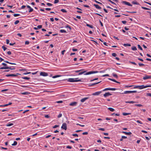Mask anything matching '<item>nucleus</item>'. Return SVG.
Instances as JSON below:
<instances>
[{
  "label": "nucleus",
  "instance_id": "nucleus-1",
  "mask_svg": "<svg viewBox=\"0 0 151 151\" xmlns=\"http://www.w3.org/2000/svg\"><path fill=\"white\" fill-rule=\"evenodd\" d=\"M78 78H69L68 79V81L69 82H76L81 81V79H78Z\"/></svg>",
  "mask_w": 151,
  "mask_h": 151
},
{
  "label": "nucleus",
  "instance_id": "nucleus-2",
  "mask_svg": "<svg viewBox=\"0 0 151 151\" xmlns=\"http://www.w3.org/2000/svg\"><path fill=\"white\" fill-rule=\"evenodd\" d=\"M137 91H126L124 92V93H122V94H127L128 93H136Z\"/></svg>",
  "mask_w": 151,
  "mask_h": 151
},
{
  "label": "nucleus",
  "instance_id": "nucleus-3",
  "mask_svg": "<svg viewBox=\"0 0 151 151\" xmlns=\"http://www.w3.org/2000/svg\"><path fill=\"white\" fill-rule=\"evenodd\" d=\"M151 87V85H147L145 86L144 85H142V86H139V89H142L147 87Z\"/></svg>",
  "mask_w": 151,
  "mask_h": 151
},
{
  "label": "nucleus",
  "instance_id": "nucleus-4",
  "mask_svg": "<svg viewBox=\"0 0 151 151\" xmlns=\"http://www.w3.org/2000/svg\"><path fill=\"white\" fill-rule=\"evenodd\" d=\"M98 71H90L84 74L85 75H88L91 74L93 73H98Z\"/></svg>",
  "mask_w": 151,
  "mask_h": 151
},
{
  "label": "nucleus",
  "instance_id": "nucleus-5",
  "mask_svg": "<svg viewBox=\"0 0 151 151\" xmlns=\"http://www.w3.org/2000/svg\"><path fill=\"white\" fill-rule=\"evenodd\" d=\"M116 90V89L114 88H107L103 90V91H105L106 90L115 91Z\"/></svg>",
  "mask_w": 151,
  "mask_h": 151
},
{
  "label": "nucleus",
  "instance_id": "nucleus-6",
  "mask_svg": "<svg viewBox=\"0 0 151 151\" xmlns=\"http://www.w3.org/2000/svg\"><path fill=\"white\" fill-rule=\"evenodd\" d=\"M61 128L64 129L65 130H66L67 129V124L66 123H63V125L61 127Z\"/></svg>",
  "mask_w": 151,
  "mask_h": 151
},
{
  "label": "nucleus",
  "instance_id": "nucleus-7",
  "mask_svg": "<svg viewBox=\"0 0 151 151\" xmlns=\"http://www.w3.org/2000/svg\"><path fill=\"white\" fill-rule=\"evenodd\" d=\"M101 93L102 91H98L93 93L92 95L93 96L98 95Z\"/></svg>",
  "mask_w": 151,
  "mask_h": 151
},
{
  "label": "nucleus",
  "instance_id": "nucleus-8",
  "mask_svg": "<svg viewBox=\"0 0 151 151\" xmlns=\"http://www.w3.org/2000/svg\"><path fill=\"white\" fill-rule=\"evenodd\" d=\"M123 3L124 4L128 6H132V5L129 3L127 2L126 1H123Z\"/></svg>",
  "mask_w": 151,
  "mask_h": 151
},
{
  "label": "nucleus",
  "instance_id": "nucleus-9",
  "mask_svg": "<svg viewBox=\"0 0 151 151\" xmlns=\"http://www.w3.org/2000/svg\"><path fill=\"white\" fill-rule=\"evenodd\" d=\"M40 75L44 76H47L48 75L47 74L44 72H41L40 73Z\"/></svg>",
  "mask_w": 151,
  "mask_h": 151
},
{
  "label": "nucleus",
  "instance_id": "nucleus-10",
  "mask_svg": "<svg viewBox=\"0 0 151 151\" xmlns=\"http://www.w3.org/2000/svg\"><path fill=\"white\" fill-rule=\"evenodd\" d=\"M111 94L109 92H107L105 93L104 94V97H106L107 96H109L111 95Z\"/></svg>",
  "mask_w": 151,
  "mask_h": 151
},
{
  "label": "nucleus",
  "instance_id": "nucleus-11",
  "mask_svg": "<svg viewBox=\"0 0 151 151\" xmlns=\"http://www.w3.org/2000/svg\"><path fill=\"white\" fill-rule=\"evenodd\" d=\"M151 78V76H147V75H146L143 78V79L144 80H146L147 79H150V78Z\"/></svg>",
  "mask_w": 151,
  "mask_h": 151
},
{
  "label": "nucleus",
  "instance_id": "nucleus-12",
  "mask_svg": "<svg viewBox=\"0 0 151 151\" xmlns=\"http://www.w3.org/2000/svg\"><path fill=\"white\" fill-rule=\"evenodd\" d=\"M6 76L7 77H9V76H12V77H16L17 76V75L14 74H7L6 75Z\"/></svg>",
  "mask_w": 151,
  "mask_h": 151
},
{
  "label": "nucleus",
  "instance_id": "nucleus-13",
  "mask_svg": "<svg viewBox=\"0 0 151 151\" xmlns=\"http://www.w3.org/2000/svg\"><path fill=\"white\" fill-rule=\"evenodd\" d=\"M77 102H73L70 103L69 105L71 106H75L76 105Z\"/></svg>",
  "mask_w": 151,
  "mask_h": 151
},
{
  "label": "nucleus",
  "instance_id": "nucleus-14",
  "mask_svg": "<svg viewBox=\"0 0 151 151\" xmlns=\"http://www.w3.org/2000/svg\"><path fill=\"white\" fill-rule=\"evenodd\" d=\"M88 99V97H86V98H83V99H82L81 100V101L82 102H84L86 100H87V99Z\"/></svg>",
  "mask_w": 151,
  "mask_h": 151
},
{
  "label": "nucleus",
  "instance_id": "nucleus-15",
  "mask_svg": "<svg viewBox=\"0 0 151 151\" xmlns=\"http://www.w3.org/2000/svg\"><path fill=\"white\" fill-rule=\"evenodd\" d=\"M93 6H95V7L96 8H97V9H101V7L100 6H99L97 4H94L93 5Z\"/></svg>",
  "mask_w": 151,
  "mask_h": 151
},
{
  "label": "nucleus",
  "instance_id": "nucleus-16",
  "mask_svg": "<svg viewBox=\"0 0 151 151\" xmlns=\"http://www.w3.org/2000/svg\"><path fill=\"white\" fill-rule=\"evenodd\" d=\"M122 132L123 133L125 134H126L128 135H131L132 134V133L131 132H125L123 131Z\"/></svg>",
  "mask_w": 151,
  "mask_h": 151
},
{
  "label": "nucleus",
  "instance_id": "nucleus-17",
  "mask_svg": "<svg viewBox=\"0 0 151 151\" xmlns=\"http://www.w3.org/2000/svg\"><path fill=\"white\" fill-rule=\"evenodd\" d=\"M109 80H111V81H114V82H116V83H120L119 82L117 81H116V80H115L114 79H111V78H109Z\"/></svg>",
  "mask_w": 151,
  "mask_h": 151
},
{
  "label": "nucleus",
  "instance_id": "nucleus-18",
  "mask_svg": "<svg viewBox=\"0 0 151 151\" xmlns=\"http://www.w3.org/2000/svg\"><path fill=\"white\" fill-rule=\"evenodd\" d=\"M8 67L5 66V67H2L0 68V69H8Z\"/></svg>",
  "mask_w": 151,
  "mask_h": 151
},
{
  "label": "nucleus",
  "instance_id": "nucleus-19",
  "mask_svg": "<svg viewBox=\"0 0 151 151\" xmlns=\"http://www.w3.org/2000/svg\"><path fill=\"white\" fill-rule=\"evenodd\" d=\"M4 62H5L6 63H9V64H12V65H16V64L15 63H10V62H8V61H4Z\"/></svg>",
  "mask_w": 151,
  "mask_h": 151
},
{
  "label": "nucleus",
  "instance_id": "nucleus-20",
  "mask_svg": "<svg viewBox=\"0 0 151 151\" xmlns=\"http://www.w3.org/2000/svg\"><path fill=\"white\" fill-rule=\"evenodd\" d=\"M108 109L111 111H114V109L113 108L111 107L108 108Z\"/></svg>",
  "mask_w": 151,
  "mask_h": 151
},
{
  "label": "nucleus",
  "instance_id": "nucleus-21",
  "mask_svg": "<svg viewBox=\"0 0 151 151\" xmlns=\"http://www.w3.org/2000/svg\"><path fill=\"white\" fill-rule=\"evenodd\" d=\"M86 25L87 26L91 28H93V27L92 25H90L88 24H86Z\"/></svg>",
  "mask_w": 151,
  "mask_h": 151
},
{
  "label": "nucleus",
  "instance_id": "nucleus-22",
  "mask_svg": "<svg viewBox=\"0 0 151 151\" xmlns=\"http://www.w3.org/2000/svg\"><path fill=\"white\" fill-rule=\"evenodd\" d=\"M101 82V81H99V82H96V83H93V84H92L91 85H89V86H93L95 85H96V84H98L99 83H100Z\"/></svg>",
  "mask_w": 151,
  "mask_h": 151
},
{
  "label": "nucleus",
  "instance_id": "nucleus-23",
  "mask_svg": "<svg viewBox=\"0 0 151 151\" xmlns=\"http://www.w3.org/2000/svg\"><path fill=\"white\" fill-rule=\"evenodd\" d=\"M123 45L124 46H130L131 45L129 44H124Z\"/></svg>",
  "mask_w": 151,
  "mask_h": 151
},
{
  "label": "nucleus",
  "instance_id": "nucleus-24",
  "mask_svg": "<svg viewBox=\"0 0 151 151\" xmlns=\"http://www.w3.org/2000/svg\"><path fill=\"white\" fill-rule=\"evenodd\" d=\"M22 78L24 79L27 80H29L30 79V78L29 77H22Z\"/></svg>",
  "mask_w": 151,
  "mask_h": 151
},
{
  "label": "nucleus",
  "instance_id": "nucleus-25",
  "mask_svg": "<svg viewBox=\"0 0 151 151\" xmlns=\"http://www.w3.org/2000/svg\"><path fill=\"white\" fill-rule=\"evenodd\" d=\"M122 114L124 116H126L130 114V113H123Z\"/></svg>",
  "mask_w": 151,
  "mask_h": 151
},
{
  "label": "nucleus",
  "instance_id": "nucleus-26",
  "mask_svg": "<svg viewBox=\"0 0 151 151\" xmlns=\"http://www.w3.org/2000/svg\"><path fill=\"white\" fill-rule=\"evenodd\" d=\"M60 32L61 33H66V31L64 29H61L60 30Z\"/></svg>",
  "mask_w": 151,
  "mask_h": 151
},
{
  "label": "nucleus",
  "instance_id": "nucleus-27",
  "mask_svg": "<svg viewBox=\"0 0 151 151\" xmlns=\"http://www.w3.org/2000/svg\"><path fill=\"white\" fill-rule=\"evenodd\" d=\"M61 76L60 75H55V76H53L52 77V78H55L59 77H60Z\"/></svg>",
  "mask_w": 151,
  "mask_h": 151
},
{
  "label": "nucleus",
  "instance_id": "nucleus-28",
  "mask_svg": "<svg viewBox=\"0 0 151 151\" xmlns=\"http://www.w3.org/2000/svg\"><path fill=\"white\" fill-rule=\"evenodd\" d=\"M132 49L133 50H137V48L136 47L134 46L132 47Z\"/></svg>",
  "mask_w": 151,
  "mask_h": 151
},
{
  "label": "nucleus",
  "instance_id": "nucleus-29",
  "mask_svg": "<svg viewBox=\"0 0 151 151\" xmlns=\"http://www.w3.org/2000/svg\"><path fill=\"white\" fill-rule=\"evenodd\" d=\"M13 125V123H10L7 124L6 126L7 127H9L10 126H11L12 125Z\"/></svg>",
  "mask_w": 151,
  "mask_h": 151
},
{
  "label": "nucleus",
  "instance_id": "nucleus-30",
  "mask_svg": "<svg viewBox=\"0 0 151 151\" xmlns=\"http://www.w3.org/2000/svg\"><path fill=\"white\" fill-rule=\"evenodd\" d=\"M86 71H83V72H80L79 73H78V75H82V74H83V73H86Z\"/></svg>",
  "mask_w": 151,
  "mask_h": 151
},
{
  "label": "nucleus",
  "instance_id": "nucleus-31",
  "mask_svg": "<svg viewBox=\"0 0 151 151\" xmlns=\"http://www.w3.org/2000/svg\"><path fill=\"white\" fill-rule=\"evenodd\" d=\"M17 144V142L15 141L14 142V143L12 144V146H15Z\"/></svg>",
  "mask_w": 151,
  "mask_h": 151
},
{
  "label": "nucleus",
  "instance_id": "nucleus-32",
  "mask_svg": "<svg viewBox=\"0 0 151 151\" xmlns=\"http://www.w3.org/2000/svg\"><path fill=\"white\" fill-rule=\"evenodd\" d=\"M115 115L116 116H119V114L113 113L111 114L112 115Z\"/></svg>",
  "mask_w": 151,
  "mask_h": 151
},
{
  "label": "nucleus",
  "instance_id": "nucleus-33",
  "mask_svg": "<svg viewBox=\"0 0 151 151\" xmlns=\"http://www.w3.org/2000/svg\"><path fill=\"white\" fill-rule=\"evenodd\" d=\"M61 11L63 12L66 13L67 12V11L64 9H61Z\"/></svg>",
  "mask_w": 151,
  "mask_h": 151
},
{
  "label": "nucleus",
  "instance_id": "nucleus-34",
  "mask_svg": "<svg viewBox=\"0 0 151 151\" xmlns=\"http://www.w3.org/2000/svg\"><path fill=\"white\" fill-rule=\"evenodd\" d=\"M113 76L114 77H115L116 78H117L118 77L117 75L116 74H114V73H113Z\"/></svg>",
  "mask_w": 151,
  "mask_h": 151
},
{
  "label": "nucleus",
  "instance_id": "nucleus-35",
  "mask_svg": "<svg viewBox=\"0 0 151 151\" xmlns=\"http://www.w3.org/2000/svg\"><path fill=\"white\" fill-rule=\"evenodd\" d=\"M132 3L134 4H139L136 1H133L132 2Z\"/></svg>",
  "mask_w": 151,
  "mask_h": 151
},
{
  "label": "nucleus",
  "instance_id": "nucleus-36",
  "mask_svg": "<svg viewBox=\"0 0 151 151\" xmlns=\"http://www.w3.org/2000/svg\"><path fill=\"white\" fill-rule=\"evenodd\" d=\"M137 46L138 48H139L141 50H143L142 48L141 47L140 45H138Z\"/></svg>",
  "mask_w": 151,
  "mask_h": 151
},
{
  "label": "nucleus",
  "instance_id": "nucleus-37",
  "mask_svg": "<svg viewBox=\"0 0 151 151\" xmlns=\"http://www.w3.org/2000/svg\"><path fill=\"white\" fill-rule=\"evenodd\" d=\"M2 48L3 49L4 51H5L7 49V48L6 47H5L4 45L2 47Z\"/></svg>",
  "mask_w": 151,
  "mask_h": 151
},
{
  "label": "nucleus",
  "instance_id": "nucleus-38",
  "mask_svg": "<svg viewBox=\"0 0 151 151\" xmlns=\"http://www.w3.org/2000/svg\"><path fill=\"white\" fill-rule=\"evenodd\" d=\"M94 1L96 3H97V4H101L102 5V4L101 3L97 1L96 0H94Z\"/></svg>",
  "mask_w": 151,
  "mask_h": 151
},
{
  "label": "nucleus",
  "instance_id": "nucleus-39",
  "mask_svg": "<svg viewBox=\"0 0 151 151\" xmlns=\"http://www.w3.org/2000/svg\"><path fill=\"white\" fill-rule=\"evenodd\" d=\"M135 106L140 107L142 106V105L141 104H136L135 105Z\"/></svg>",
  "mask_w": 151,
  "mask_h": 151
},
{
  "label": "nucleus",
  "instance_id": "nucleus-40",
  "mask_svg": "<svg viewBox=\"0 0 151 151\" xmlns=\"http://www.w3.org/2000/svg\"><path fill=\"white\" fill-rule=\"evenodd\" d=\"M20 15V14H14V16L15 17L18 16Z\"/></svg>",
  "mask_w": 151,
  "mask_h": 151
},
{
  "label": "nucleus",
  "instance_id": "nucleus-41",
  "mask_svg": "<svg viewBox=\"0 0 151 151\" xmlns=\"http://www.w3.org/2000/svg\"><path fill=\"white\" fill-rule=\"evenodd\" d=\"M138 64L140 66H143L145 65L143 63H138Z\"/></svg>",
  "mask_w": 151,
  "mask_h": 151
},
{
  "label": "nucleus",
  "instance_id": "nucleus-42",
  "mask_svg": "<svg viewBox=\"0 0 151 151\" xmlns=\"http://www.w3.org/2000/svg\"><path fill=\"white\" fill-rule=\"evenodd\" d=\"M19 20H17L14 22V24H18L19 22Z\"/></svg>",
  "mask_w": 151,
  "mask_h": 151
},
{
  "label": "nucleus",
  "instance_id": "nucleus-43",
  "mask_svg": "<svg viewBox=\"0 0 151 151\" xmlns=\"http://www.w3.org/2000/svg\"><path fill=\"white\" fill-rule=\"evenodd\" d=\"M47 5L49 6H52V4L49 3H47Z\"/></svg>",
  "mask_w": 151,
  "mask_h": 151
},
{
  "label": "nucleus",
  "instance_id": "nucleus-44",
  "mask_svg": "<svg viewBox=\"0 0 151 151\" xmlns=\"http://www.w3.org/2000/svg\"><path fill=\"white\" fill-rule=\"evenodd\" d=\"M83 70V69H81L80 70H76L75 71V72H76V73H78L79 72H80V71H82V70Z\"/></svg>",
  "mask_w": 151,
  "mask_h": 151
},
{
  "label": "nucleus",
  "instance_id": "nucleus-45",
  "mask_svg": "<svg viewBox=\"0 0 151 151\" xmlns=\"http://www.w3.org/2000/svg\"><path fill=\"white\" fill-rule=\"evenodd\" d=\"M129 62L132 64H133L134 65H137V64L136 63L134 62H131V61H129Z\"/></svg>",
  "mask_w": 151,
  "mask_h": 151
},
{
  "label": "nucleus",
  "instance_id": "nucleus-46",
  "mask_svg": "<svg viewBox=\"0 0 151 151\" xmlns=\"http://www.w3.org/2000/svg\"><path fill=\"white\" fill-rule=\"evenodd\" d=\"M65 27L66 28H69L70 29V30H71V27L68 25H67Z\"/></svg>",
  "mask_w": 151,
  "mask_h": 151
},
{
  "label": "nucleus",
  "instance_id": "nucleus-47",
  "mask_svg": "<svg viewBox=\"0 0 151 151\" xmlns=\"http://www.w3.org/2000/svg\"><path fill=\"white\" fill-rule=\"evenodd\" d=\"M59 127V125H55L54 126L52 127V128H57V127Z\"/></svg>",
  "mask_w": 151,
  "mask_h": 151
},
{
  "label": "nucleus",
  "instance_id": "nucleus-48",
  "mask_svg": "<svg viewBox=\"0 0 151 151\" xmlns=\"http://www.w3.org/2000/svg\"><path fill=\"white\" fill-rule=\"evenodd\" d=\"M59 2V1L58 0H55L54 3L55 4H56V3H58Z\"/></svg>",
  "mask_w": 151,
  "mask_h": 151
},
{
  "label": "nucleus",
  "instance_id": "nucleus-49",
  "mask_svg": "<svg viewBox=\"0 0 151 151\" xmlns=\"http://www.w3.org/2000/svg\"><path fill=\"white\" fill-rule=\"evenodd\" d=\"M21 94L23 95H27L28 94L27 92H24L23 93H22Z\"/></svg>",
  "mask_w": 151,
  "mask_h": 151
},
{
  "label": "nucleus",
  "instance_id": "nucleus-50",
  "mask_svg": "<svg viewBox=\"0 0 151 151\" xmlns=\"http://www.w3.org/2000/svg\"><path fill=\"white\" fill-rule=\"evenodd\" d=\"M42 25H39L37 26L38 29L41 28H42Z\"/></svg>",
  "mask_w": 151,
  "mask_h": 151
},
{
  "label": "nucleus",
  "instance_id": "nucleus-51",
  "mask_svg": "<svg viewBox=\"0 0 151 151\" xmlns=\"http://www.w3.org/2000/svg\"><path fill=\"white\" fill-rule=\"evenodd\" d=\"M62 116V114H59L58 115V118H59L61 117Z\"/></svg>",
  "mask_w": 151,
  "mask_h": 151
},
{
  "label": "nucleus",
  "instance_id": "nucleus-52",
  "mask_svg": "<svg viewBox=\"0 0 151 151\" xmlns=\"http://www.w3.org/2000/svg\"><path fill=\"white\" fill-rule=\"evenodd\" d=\"M88 132H84L82 134L83 135H87L88 134Z\"/></svg>",
  "mask_w": 151,
  "mask_h": 151
},
{
  "label": "nucleus",
  "instance_id": "nucleus-53",
  "mask_svg": "<svg viewBox=\"0 0 151 151\" xmlns=\"http://www.w3.org/2000/svg\"><path fill=\"white\" fill-rule=\"evenodd\" d=\"M8 90V89H4L3 90H2L1 91V92H4V91H7Z\"/></svg>",
  "mask_w": 151,
  "mask_h": 151
},
{
  "label": "nucleus",
  "instance_id": "nucleus-54",
  "mask_svg": "<svg viewBox=\"0 0 151 151\" xmlns=\"http://www.w3.org/2000/svg\"><path fill=\"white\" fill-rule=\"evenodd\" d=\"M112 55L114 57H116V54L115 53H113L112 54Z\"/></svg>",
  "mask_w": 151,
  "mask_h": 151
},
{
  "label": "nucleus",
  "instance_id": "nucleus-55",
  "mask_svg": "<svg viewBox=\"0 0 151 151\" xmlns=\"http://www.w3.org/2000/svg\"><path fill=\"white\" fill-rule=\"evenodd\" d=\"M8 69H10L11 70H14L15 69V68H11L10 67H8Z\"/></svg>",
  "mask_w": 151,
  "mask_h": 151
},
{
  "label": "nucleus",
  "instance_id": "nucleus-56",
  "mask_svg": "<svg viewBox=\"0 0 151 151\" xmlns=\"http://www.w3.org/2000/svg\"><path fill=\"white\" fill-rule=\"evenodd\" d=\"M76 125H79L80 126H81L82 127H84L85 125H81V124H76Z\"/></svg>",
  "mask_w": 151,
  "mask_h": 151
},
{
  "label": "nucleus",
  "instance_id": "nucleus-57",
  "mask_svg": "<svg viewBox=\"0 0 151 151\" xmlns=\"http://www.w3.org/2000/svg\"><path fill=\"white\" fill-rule=\"evenodd\" d=\"M29 9H30L29 12H31L33 11V9L32 8H30Z\"/></svg>",
  "mask_w": 151,
  "mask_h": 151
},
{
  "label": "nucleus",
  "instance_id": "nucleus-58",
  "mask_svg": "<svg viewBox=\"0 0 151 151\" xmlns=\"http://www.w3.org/2000/svg\"><path fill=\"white\" fill-rule=\"evenodd\" d=\"M72 147L71 146H67L66 148L71 149L72 148Z\"/></svg>",
  "mask_w": 151,
  "mask_h": 151
},
{
  "label": "nucleus",
  "instance_id": "nucleus-59",
  "mask_svg": "<svg viewBox=\"0 0 151 151\" xmlns=\"http://www.w3.org/2000/svg\"><path fill=\"white\" fill-rule=\"evenodd\" d=\"M72 135L73 136H77V137H78V135L77 134H72Z\"/></svg>",
  "mask_w": 151,
  "mask_h": 151
},
{
  "label": "nucleus",
  "instance_id": "nucleus-60",
  "mask_svg": "<svg viewBox=\"0 0 151 151\" xmlns=\"http://www.w3.org/2000/svg\"><path fill=\"white\" fill-rule=\"evenodd\" d=\"M99 130L101 131H104L105 130V129L102 128H100L99 129Z\"/></svg>",
  "mask_w": 151,
  "mask_h": 151
},
{
  "label": "nucleus",
  "instance_id": "nucleus-61",
  "mask_svg": "<svg viewBox=\"0 0 151 151\" xmlns=\"http://www.w3.org/2000/svg\"><path fill=\"white\" fill-rule=\"evenodd\" d=\"M147 95L151 97V93H147Z\"/></svg>",
  "mask_w": 151,
  "mask_h": 151
},
{
  "label": "nucleus",
  "instance_id": "nucleus-62",
  "mask_svg": "<svg viewBox=\"0 0 151 151\" xmlns=\"http://www.w3.org/2000/svg\"><path fill=\"white\" fill-rule=\"evenodd\" d=\"M9 40L8 39L6 40V42L7 44H8L9 43Z\"/></svg>",
  "mask_w": 151,
  "mask_h": 151
},
{
  "label": "nucleus",
  "instance_id": "nucleus-63",
  "mask_svg": "<svg viewBox=\"0 0 151 151\" xmlns=\"http://www.w3.org/2000/svg\"><path fill=\"white\" fill-rule=\"evenodd\" d=\"M137 122L140 124H142V123L140 121H139V120H137Z\"/></svg>",
  "mask_w": 151,
  "mask_h": 151
},
{
  "label": "nucleus",
  "instance_id": "nucleus-64",
  "mask_svg": "<svg viewBox=\"0 0 151 151\" xmlns=\"http://www.w3.org/2000/svg\"><path fill=\"white\" fill-rule=\"evenodd\" d=\"M122 22L123 24H126V23L127 22L126 21H122Z\"/></svg>",
  "mask_w": 151,
  "mask_h": 151
}]
</instances>
